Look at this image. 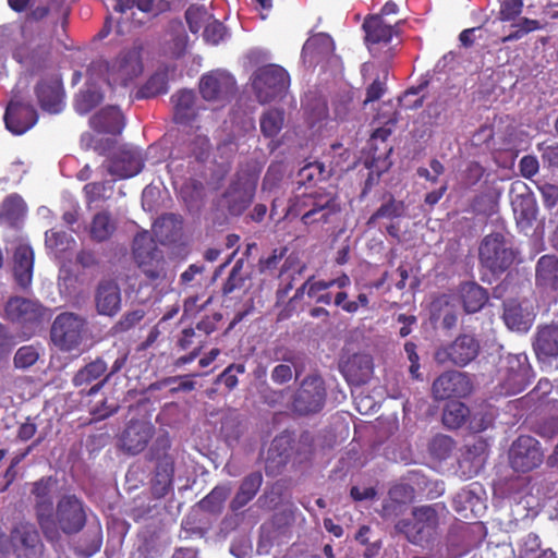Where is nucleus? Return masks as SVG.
Instances as JSON below:
<instances>
[{
	"label": "nucleus",
	"instance_id": "e433bc0d",
	"mask_svg": "<svg viewBox=\"0 0 558 558\" xmlns=\"http://www.w3.org/2000/svg\"><path fill=\"white\" fill-rule=\"evenodd\" d=\"M248 279L250 274L244 271V259L239 258L221 287V295L228 298L234 292L243 290Z\"/></svg>",
	"mask_w": 558,
	"mask_h": 558
},
{
	"label": "nucleus",
	"instance_id": "e2e57ef3",
	"mask_svg": "<svg viewBox=\"0 0 558 558\" xmlns=\"http://www.w3.org/2000/svg\"><path fill=\"white\" fill-rule=\"evenodd\" d=\"M83 192L85 194L86 202L88 204L96 203L100 199L106 198V183L105 182H90L85 184L83 187Z\"/></svg>",
	"mask_w": 558,
	"mask_h": 558
},
{
	"label": "nucleus",
	"instance_id": "4c0bfd02",
	"mask_svg": "<svg viewBox=\"0 0 558 558\" xmlns=\"http://www.w3.org/2000/svg\"><path fill=\"white\" fill-rule=\"evenodd\" d=\"M102 546V529L99 523L90 525L78 541L77 553L89 558L100 550Z\"/></svg>",
	"mask_w": 558,
	"mask_h": 558
},
{
	"label": "nucleus",
	"instance_id": "1a4fd4ad",
	"mask_svg": "<svg viewBox=\"0 0 558 558\" xmlns=\"http://www.w3.org/2000/svg\"><path fill=\"white\" fill-rule=\"evenodd\" d=\"M87 329L85 317L73 312H62L52 322L50 340L59 350L72 352L81 347Z\"/></svg>",
	"mask_w": 558,
	"mask_h": 558
},
{
	"label": "nucleus",
	"instance_id": "680f3d73",
	"mask_svg": "<svg viewBox=\"0 0 558 558\" xmlns=\"http://www.w3.org/2000/svg\"><path fill=\"white\" fill-rule=\"evenodd\" d=\"M134 7H137L143 12H149L153 9V0H116L113 10L124 13Z\"/></svg>",
	"mask_w": 558,
	"mask_h": 558
},
{
	"label": "nucleus",
	"instance_id": "f3484780",
	"mask_svg": "<svg viewBox=\"0 0 558 558\" xmlns=\"http://www.w3.org/2000/svg\"><path fill=\"white\" fill-rule=\"evenodd\" d=\"M106 168L118 179L132 178L143 170L144 158L136 147L124 145L108 159Z\"/></svg>",
	"mask_w": 558,
	"mask_h": 558
},
{
	"label": "nucleus",
	"instance_id": "6e6552de",
	"mask_svg": "<svg viewBox=\"0 0 558 558\" xmlns=\"http://www.w3.org/2000/svg\"><path fill=\"white\" fill-rule=\"evenodd\" d=\"M252 88L260 104H269L282 99L290 86V75L278 64H266L257 68L251 78Z\"/></svg>",
	"mask_w": 558,
	"mask_h": 558
},
{
	"label": "nucleus",
	"instance_id": "de8ad7c7",
	"mask_svg": "<svg viewBox=\"0 0 558 558\" xmlns=\"http://www.w3.org/2000/svg\"><path fill=\"white\" fill-rule=\"evenodd\" d=\"M145 315L146 312L143 308L125 312L110 328L111 333L116 336L129 332L141 324Z\"/></svg>",
	"mask_w": 558,
	"mask_h": 558
},
{
	"label": "nucleus",
	"instance_id": "9d476101",
	"mask_svg": "<svg viewBox=\"0 0 558 558\" xmlns=\"http://www.w3.org/2000/svg\"><path fill=\"white\" fill-rule=\"evenodd\" d=\"M500 369L498 393L513 396L522 392L531 383L532 367L525 354H509Z\"/></svg>",
	"mask_w": 558,
	"mask_h": 558
},
{
	"label": "nucleus",
	"instance_id": "58836bf2",
	"mask_svg": "<svg viewBox=\"0 0 558 558\" xmlns=\"http://www.w3.org/2000/svg\"><path fill=\"white\" fill-rule=\"evenodd\" d=\"M231 492L228 485H217L198 502V507L208 513L219 514Z\"/></svg>",
	"mask_w": 558,
	"mask_h": 558
},
{
	"label": "nucleus",
	"instance_id": "72a5a7b5",
	"mask_svg": "<svg viewBox=\"0 0 558 558\" xmlns=\"http://www.w3.org/2000/svg\"><path fill=\"white\" fill-rule=\"evenodd\" d=\"M365 32V41L369 44H388L393 36V27L384 22L380 15H371L362 25Z\"/></svg>",
	"mask_w": 558,
	"mask_h": 558
},
{
	"label": "nucleus",
	"instance_id": "338daca9",
	"mask_svg": "<svg viewBox=\"0 0 558 558\" xmlns=\"http://www.w3.org/2000/svg\"><path fill=\"white\" fill-rule=\"evenodd\" d=\"M287 252V248H275L271 254L267 257H262L258 260V269L259 272H265L267 270L274 269L277 267L279 262L283 258L284 254Z\"/></svg>",
	"mask_w": 558,
	"mask_h": 558
},
{
	"label": "nucleus",
	"instance_id": "412c9836",
	"mask_svg": "<svg viewBox=\"0 0 558 558\" xmlns=\"http://www.w3.org/2000/svg\"><path fill=\"white\" fill-rule=\"evenodd\" d=\"M121 289L113 279H101L96 286L94 302L101 316L113 317L121 310Z\"/></svg>",
	"mask_w": 558,
	"mask_h": 558
},
{
	"label": "nucleus",
	"instance_id": "a878e982",
	"mask_svg": "<svg viewBox=\"0 0 558 558\" xmlns=\"http://www.w3.org/2000/svg\"><path fill=\"white\" fill-rule=\"evenodd\" d=\"M263 483L264 476L260 471H254L245 475L230 501V510L236 513L247 506L256 497Z\"/></svg>",
	"mask_w": 558,
	"mask_h": 558
},
{
	"label": "nucleus",
	"instance_id": "37998d69",
	"mask_svg": "<svg viewBox=\"0 0 558 558\" xmlns=\"http://www.w3.org/2000/svg\"><path fill=\"white\" fill-rule=\"evenodd\" d=\"M284 122V111L282 109L271 108L260 117V131L265 137L272 138L282 130Z\"/></svg>",
	"mask_w": 558,
	"mask_h": 558
},
{
	"label": "nucleus",
	"instance_id": "69168bd1",
	"mask_svg": "<svg viewBox=\"0 0 558 558\" xmlns=\"http://www.w3.org/2000/svg\"><path fill=\"white\" fill-rule=\"evenodd\" d=\"M543 204L547 209L554 208L558 204V186L551 183H544L538 186Z\"/></svg>",
	"mask_w": 558,
	"mask_h": 558
},
{
	"label": "nucleus",
	"instance_id": "20e7f679",
	"mask_svg": "<svg viewBox=\"0 0 558 558\" xmlns=\"http://www.w3.org/2000/svg\"><path fill=\"white\" fill-rule=\"evenodd\" d=\"M172 442L168 433H162L150 446L147 459L154 463L150 490L155 498L166 497L173 490L175 457L171 451Z\"/></svg>",
	"mask_w": 558,
	"mask_h": 558
},
{
	"label": "nucleus",
	"instance_id": "bb28decb",
	"mask_svg": "<svg viewBox=\"0 0 558 558\" xmlns=\"http://www.w3.org/2000/svg\"><path fill=\"white\" fill-rule=\"evenodd\" d=\"M413 487L408 484L395 485L389 489V497L384 500L379 515L384 520H396L403 515L407 510L405 501L399 498H412Z\"/></svg>",
	"mask_w": 558,
	"mask_h": 558
},
{
	"label": "nucleus",
	"instance_id": "a18cd8bd",
	"mask_svg": "<svg viewBox=\"0 0 558 558\" xmlns=\"http://www.w3.org/2000/svg\"><path fill=\"white\" fill-rule=\"evenodd\" d=\"M405 205L403 201H397L392 195L381 204L380 207L368 218L367 226H373L378 219H395L404 215Z\"/></svg>",
	"mask_w": 558,
	"mask_h": 558
},
{
	"label": "nucleus",
	"instance_id": "2f4dec72",
	"mask_svg": "<svg viewBox=\"0 0 558 558\" xmlns=\"http://www.w3.org/2000/svg\"><path fill=\"white\" fill-rule=\"evenodd\" d=\"M462 306L466 313L481 311L488 301L486 289L476 282H464L459 288Z\"/></svg>",
	"mask_w": 558,
	"mask_h": 558
},
{
	"label": "nucleus",
	"instance_id": "b1692460",
	"mask_svg": "<svg viewBox=\"0 0 558 558\" xmlns=\"http://www.w3.org/2000/svg\"><path fill=\"white\" fill-rule=\"evenodd\" d=\"M373 369V359L365 353L353 354L340 366L343 377L353 386L365 385L371 379Z\"/></svg>",
	"mask_w": 558,
	"mask_h": 558
},
{
	"label": "nucleus",
	"instance_id": "9b49d317",
	"mask_svg": "<svg viewBox=\"0 0 558 558\" xmlns=\"http://www.w3.org/2000/svg\"><path fill=\"white\" fill-rule=\"evenodd\" d=\"M326 397L323 377L317 374L307 375L294 393L293 410L301 415L318 413L325 407Z\"/></svg>",
	"mask_w": 558,
	"mask_h": 558
},
{
	"label": "nucleus",
	"instance_id": "ea45409f",
	"mask_svg": "<svg viewBox=\"0 0 558 558\" xmlns=\"http://www.w3.org/2000/svg\"><path fill=\"white\" fill-rule=\"evenodd\" d=\"M470 409L461 401L448 402L442 411V423L450 429L460 428L469 418Z\"/></svg>",
	"mask_w": 558,
	"mask_h": 558
},
{
	"label": "nucleus",
	"instance_id": "c03bdc74",
	"mask_svg": "<svg viewBox=\"0 0 558 558\" xmlns=\"http://www.w3.org/2000/svg\"><path fill=\"white\" fill-rule=\"evenodd\" d=\"M328 175V171L323 162H308L299 170L296 174V183L304 186L314 185L317 182L326 180Z\"/></svg>",
	"mask_w": 558,
	"mask_h": 558
},
{
	"label": "nucleus",
	"instance_id": "3c124183",
	"mask_svg": "<svg viewBox=\"0 0 558 558\" xmlns=\"http://www.w3.org/2000/svg\"><path fill=\"white\" fill-rule=\"evenodd\" d=\"M39 356V348L37 345H23L15 352L13 363L16 368L26 369L35 365Z\"/></svg>",
	"mask_w": 558,
	"mask_h": 558
},
{
	"label": "nucleus",
	"instance_id": "473e14b6",
	"mask_svg": "<svg viewBox=\"0 0 558 558\" xmlns=\"http://www.w3.org/2000/svg\"><path fill=\"white\" fill-rule=\"evenodd\" d=\"M536 284L558 291V257L543 255L536 263Z\"/></svg>",
	"mask_w": 558,
	"mask_h": 558
},
{
	"label": "nucleus",
	"instance_id": "052dcab7",
	"mask_svg": "<svg viewBox=\"0 0 558 558\" xmlns=\"http://www.w3.org/2000/svg\"><path fill=\"white\" fill-rule=\"evenodd\" d=\"M522 0H504L500 5V20L512 21L522 12Z\"/></svg>",
	"mask_w": 558,
	"mask_h": 558
},
{
	"label": "nucleus",
	"instance_id": "79ce46f5",
	"mask_svg": "<svg viewBox=\"0 0 558 558\" xmlns=\"http://www.w3.org/2000/svg\"><path fill=\"white\" fill-rule=\"evenodd\" d=\"M107 363L101 357H97L90 363L86 364L74 375L72 383L75 387L89 385L92 381L98 379L107 371Z\"/></svg>",
	"mask_w": 558,
	"mask_h": 558
},
{
	"label": "nucleus",
	"instance_id": "dca6fc26",
	"mask_svg": "<svg viewBox=\"0 0 558 558\" xmlns=\"http://www.w3.org/2000/svg\"><path fill=\"white\" fill-rule=\"evenodd\" d=\"M108 83L126 86L129 82L142 74L143 63L137 49L123 50L108 66Z\"/></svg>",
	"mask_w": 558,
	"mask_h": 558
},
{
	"label": "nucleus",
	"instance_id": "864d4df0",
	"mask_svg": "<svg viewBox=\"0 0 558 558\" xmlns=\"http://www.w3.org/2000/svg\"><path fill=\"white\" fill-rule=\"evenodd\" d=\"M453 445L454 441L451 437L447 435H436L429 444L430 454L439 460H445L450 456Z\"/></svg>",
	"mask_w": 558,
	"mask_h": 558
},
{
	"label": "nucleus",
	"instance_id": "a211bd4d",
	"mask_svg": "<svg viewBox=\"0 0 558 558\" xmlns=\"http://www.w3.org/2000/svg\"><path fill=\"white\" fill-rule=\"evenodd\" d=\"M199 93L207 101H227L235 93V80L225 71H211L202 76Z\"/></svg>",
	"mask_w": 558,
	"mask_h": 558
},
{
	"label": "nucleus",
	"instance_id": "cd10ccee",
	"mask_svg": "<svg viewBox=\"0 0 558 558\" xmlns=\"http://www.w3.org/2000/svg\"><path fill=\"white\" fill-rule=\"evenodd\" d=\"M95 130L112 135L120 134L125 125L124 116L118 107L109 106L96 113L92 120Z\"/></svg>",
	"mask_w": 558,
	"mask_h": 558
},
{
	"label": "nucleus",
	"instance_id": "f8f14e48",
	"mask_svg": "<svg viewBox=\"0 0 558 558\" xmlns=\"http://www.w3.org/2000/svg\"><path fill=\"white\" fill-rule=\"evenodd\" d=\"M481 264L493 274L506 271L514 262V252L506 243L501 233L486 235L478 248Z\"/></svg>",
	"mask_w": 558,
	"mask_h": 558
},
{
	"label": "nucleus",
	"instance_id": "a19ab883",
	"mask_svg": "<svg viewBox=\"0 0 558 558\" xmlns=\"http://www.w3.org/2000/svg\"><path fill=\"white\" fill-rule=\"evenodd\" d=\"M168 92V74L166 71L154 73L135 93V99H148Z\"/></svg>",
	"mask_w": 558,
	"mask_h": 558
},
{
	"label": "nucleus",
	"instance_id": "c85d7f7f",
	"mask_svg": "<svg viewBox=\"0 0 558 558\" xmlns=\"http://www.w3.org/2000/svg\"><path fill=\"white\" fill-rule=\"evenodd\" d=\"M171 99L175 123L187 124L196 118V95L193 90H180Z\"/></svg>",
	"mask_w": 558,
	"mask_h": 558
},
{
	"label": "nucleus",
	"instance_id": "393cba45",
	"mask_svg": "<svg viewBox=\"0 0 558 558\" xmlns=\"http://www.w3.org/2000/svg\"><path fill=\"white\" fill-rule=\"evenodd\" d=\"M35 254L28 244H19L12 257V271L16 284L26 289L32 284Z\"/></svg>",
	"mask_w": 558,
	"mask_h": 558
},
{
	"label": "nucleus",
	"instance_id": "423d86ee",
	"mask_svg": "<svg viewBox=\"0 0 558 558\" xmlns=\"http://www.w3.org/2000/svg\"><path fill=\"white\" fill-rule=\"evenodd\" d=\"M132 255L136 267L150 282L167 278L168 265L163 252L148 231L138 232L132 242Z\"/></svg>",
	"mask_w": 558,
	"mask_h": 558
},
{
	"label": "nucleus",
	"instance_id": "f03ea898",
	"mask_svg": "<svg viewBox=\"0 0 558 558\" xmlns=\"http://www.w3.org/2000/svg\"><path fill=\"white\" fill-rule=\"evenodd\" d=\"M446 509L442 502L414 507L410 519H400L395 523L397 533L417 546L432 545L437 536L440 524V512Z\"/></svg>",
	"mask_w": 558,
	"mask_h": 558
},
{
	"label": "nucleus",
	"instance_id": "4be33fe9",
	"mask_svg": "<svg viewBox=\"0 0 558 558\" xmlns=\"http://www.w3.org/2000/svg\"><path fill=\"white\" fill-rule=\"evenodd\" d=\"M7 129L16 135H21L35 125L38 119L36 109L21 101H10L4 113Z\"/></svg>",
	"mask_w": 558,
	"mask_h": 558
},
{
	"label": "nucleus",
	"instance_id": "f704fd0d",
	"mask_svg": "<svg viewBox=\"0 0 558 558\" xmlns=\"http://www.w3.org/2000/svg\"><path fill=\"white\" fill-rule=\"evenodd\" d=\"M533 345L538 356H558V325H546L539 328Z\"/></svg>",
	"mask_w": 558,
	"mask_h": 558
},
{
	"label": "nucleus",
	"instance_id": "aec40b11",
	"mask_svg": "<svg viewBox=\"0 0 558 558\" xmlns=\"http://www.w3.org/2000/svg\"><path fill=\"white\" fill-rule=\"evenodd\" d=\"M40 108L49 113H59L63 108V85L58 74L41 78L35 86Z\"/></svg>",
	"mask_w": 558,
	"mask_h": 558
},
{
	"label": "nucleus",
	"instance_id": "c9c22d12",
	"mask_svg": "<svg viewBox=\"0 0 558 558\" xmlns=\"http://www.w3.org/2000/svg\"><path fill=\"white\" fill-rule=\"evenodd\" d=\"M384 150L387 155H389L392 151V147L385 144ZM390 166L391 161L388 160V156L381 159L380 155H377V147H375L372 162L369 165L371 170L364 182V187L362 190L361 197H365L368 194L372 187L379 182L380 175L385 171H387L390 168Z\"/></svg>",
	"mask_w": 558,
	"mask_h": 558
},
{
	"label": "nucleus",
	"instance_id": "39448f33",
	"mask_svg": "<svg viewBox=\"0 0 558 558\" xmlns=\"http://www.w3.org/2000/svg\"><path fill=\"white\" fill-rule=\"evenodd\" d=\"M45 544L38 529L29 522H19L7 534L0 529V556L43 558Z\"/></svg>",
	"mask_w": 558,
	"mask_h": 558
},
{
	"label": "nucleus",
	"instance_id": "4d7b16f0",
	"mask_svg": "<svg viewBox=\"0 0 558 558\" xmlns=\"http://www.w3.org/2000/svg\"><path fill=\"white\" fill-rule=\"evenodd\" d=\"M2 211L5 216L17 218L25 211V203L17 194H11L2 203Z\"/></svg>",
	"mask_w": 558,
	"mask_h": 558
},
{
	"label": "nucleus",
	"instance_id": "603ef678",
	"mask_svg": "<svg viewBox=\"0 0 558 558\" xmlns=\"http://www.w3.org/2000/svg\"><path fill=\"white\" fill-rule=\"evenodd\" d=\"M102 100V95L98 90L87 89L81 92L75 100L76 111L81 114L88 113L97 107Z\"/></svg>",
	"mask_w": 558,
	"mask_h": 558
},
{
	"label": "nucleus",
	"instance_id": "49530a36",
	"mask_svg": "<svg viewBox=\"0 0 558 558\" xmlns=\"http://www.w3.org/2000/svg\"><path fill=\"white\" fill-rule=\"evenodd\" d=\"M333 50V40L330 36L326 34H317L310 37L302 49V54L304 58L313 57L314 54H326L328 52H332Z\"/></svg>",
	"mask_w": 558,
	"mask_h": 558
},
{
	"label": "nucleus",
	"instance_id": "7ed1b4c3",
	"mask_svg": "<svg viewBox=\"0 0 558 558\" xmlns=\"http://www.w3.org/2000/svg\"><path fill=\"white\" fill-rule=\"evenodd\" d=\"M87 510L84 500L75 494L61 496L50 514L53 531L41 530L45 538L52 543L60 541L61 533L68 536L81 533L87 523Z\"/></svg>",
	"mask_w": 558,
	"mask_h": 558
},
{
	"label": "nucleus",
	"instance_id": "6e6d98bb",
	"mask_svg": "<svg viewBox=\"0 0 558 558\" xmlns=\"http://www.w3.org/2000/svg\"><path fill=\"white\" fill-rule=\"evenodd\" d=\"M289 262L286 260L279 271L278 278L280 279V284L276 291V298L278 301H283L289 292L293 289L294 275L290 274Z\"/></svg>",
	"mask_w": 558,
	"mask_h": 558
},
{
	"label": "nucleus",
	"instance_id": "09e8293b",
	"mask_svg": "<svg viewBox=\"0 0 558 558\" xmlns=\"http://www.w3.org/2000/svg\"><path fill=\"white\" fill-rule=\"evenodd\" d=\"M512 27L513 31L507 36L501 37L500 43L519 40L534 31L544 28V25L538 20L521 17Z\"/></svg>",
	"mask_w": 558,
	"mask_h": 558
},
{
	"label": "nucleus",
	"instance_id": "13d9d810",
	"mask_svg": "<svg viewBox=\"0 0 558 558\" xmlns=\"http://www.w3.org/2000/svg\"><path fill=\"white\" fill-rule=\"evenodd\" d=\"M128 359H129V352L120 353V355L114 360V362L110 368V372L106 375V377L102 380L98 381L93 387H90L87 395L92 396L94 393H97L104 387V385L109 380V378L111 376L119 373L125 366Z\"/></svg>",
	"mask_w": 558,
	"mask_h": 558
},
{
	"label": "nucleus",
	"instance_id": "0eeeda50",
	"mask_svg": "<svg viewBox=\"0 0 558 558\" xmlns=\"http://www.w3.org/2000/svg\"><path fill=\"white\" fill-rule=\"evenodd\" d=\"M7 318L20 326L25 338L35 336L50 319V311L36 300L11 298L4 307Z\"/></svg>",
	"mask_w": 558,
	"mask_h": 558
},
{
	"label": "nucleus",
	"instance_id": "bf43d9fd",
	"mask_svg": "<svg viewBox=\"0 0 558 558\" xmlns=\"http://www.w3.org/2000/svg\"><path fill=\"white\" fill-rule=\"evenodd\" d=\"M226 32V26L221 22L215 20L204 27L203 37L206 43L218 45L223 39Z\"/></svg>",
	"mask_w": 558,
	"mask_h": 558
},
{
	"label": "nucleus",
	"instance_id": "ddd939ff",
	"mask_svg": "<svg viewBox=\"0 0 558 558\" xmlns=\"http://www.w3.org/2000/svg\"><path fill=\"white\" fill-rule=\"evenodd\" d=\"M543 461L544 451L536 438L520 435L512 441L509 449V463L513 471L527 473L541 466Z\"/></svg>",
	"mask_w": 558,
	"mask_h": 558
},
{
	"label": "nucleus",
	"instance_id": "6ab92c4d",
	"mask_svg": "<svg viewBox=\"0 0 558 558\" xmlns=\"http://www.w3.org/2000/svg\"><path fill=\"white\" fill-rule=\"evenodd\" d=\"M52 484L53 481L51 476H44L34 482L31 489V494L35 499L34 510L36 521L40 530H47L48 533L53 531L50 520V514L53 509V501L51 497Z\"/></svg>",
	"mask_w": 558,
	"mask_h": 558
},
{
	"label": "nucleus",
	"instance_id": "8fccbe9b",
	"mask_svg": "<svg viewBox=\"0 0 558 558\" xmlns=\"http://www.w3.org/2000/svg\"><path fill=\"white\" fill-rule=\"evenodd\" d=\"M210 17L211 15L203 5L192 4L185 11V20L189 25V29L193 34H197Z\"/></svg>",
	"mask_w": 558,
	"mask_h": 558
},
{
	"label": "nucleus",
	"instance_id": "c756f323",
	"mask_svg": "<svg viewBox=\"0 0 558 558\" xmlns=\"http://www.w3.org/2000/svg\"><path fill=\"white\" fill-rule=\"evenodd\" d=\"M502 318L509 329L517 331H527L533 322L531 313L517 300H508L504 303Z\"/></svg>",
	"mask_w": 558,
	"mask_h": 558
},
{
	"label": "nucleus",
	"instance_id": "0e129e2a",
	"mask_svg": "<svg viewBox=\"0 0 558 558\" xmlns=\"http://www.w3.org/2000/svg\"><path fill=\"white\" fill-rule=\"evenodd\" d=\"M222 320V314L221 313H213L211 315H207L204 318H202L196 324V329L199 332H203L205 336H209L214 331L218 329L219 323Z\"/></svg>",
	"mask_w": 558,
	"mask_h": 558
},
{
	"label": "nucleus",
	"instance_id": "774afa93",
	"mask_svg": "<svg viewBox=\"0 0 558 558\" xmlns=\"http://www.w3.org/2000/svg\"><path fill=\"white\" fill-rule=\"evenodd\" d=\"M513 210L519 214L520 218L529 219L534 215L532 207V199L529 196H517L515 201L512 202Z\"/></svg>",
	"mask_w": 558,
	"mask_h": 558
},
{
	"label": "nucleus",
	"instance_id": "7c9ffc66",
	"mask_svg": "<svg viewBox=\"0 0 558 558\" xmlns=\"http://www.w3.org/2000/svg\"><path fill=\"white\" fill-rule=\"evenodd\" d=\"M118 228V221L112 214L107 210H100L92 218L89 227V236L93 241L102 243L112 238Z\"/></svg>",
	"mask_w": 558,
	"mask_h": 558
},
{
	"label": "nucleus",
	"instance_id": "5fc2aeb1",
	"mask_svg": "<svg viewBox=\"0 0 558 558\" xmlns=\"http://www.w3.org/2000/svg\"><path fill=\"white\" fill-rule=\"evenodd\" d=\"M244 373L243 363H232L217 377L216 384H223L228 390H232L238 386V375Z\"/></svg>",
	"mask_w": 558,
	"mask_h": 558
},
{
	"label": "nucleus",
	"instance_id": "2eb2a0df",
	"mask_svg": "<svg viewBox=\"0 0 558 558\" xmlns=\"http://www.w3.org/2000/svg\"><path fill=\"white\" fill-rule=\"evenodd\" d=\"M473 391V383L468 373L447 371L433 381L432 396L437 401L450 398H465Z\"/></svg>",
	"mask_w": 558,
	"mask_h": 558
},
{
	"label": "nucleus",
	"instance_id": "5701e85b",
	"mask_svg": "<svg viewBox=\"0 0 558 558\" xmlns=\"http://www.w3.org/2000/svg\"><path fill=\"white\" fill-rule=\"evenodd\" d=\"M155 427L146 422L132 421L128 424L121 436V446L131 454L142 452L153 438Z\"/></svg>",
	"mask_w": 558,
	"mask_h": 558
},
{
	"label": "nucleus",
	"instance_id": "4468645a",
	"mask_svg": "<svg viewBox=\"0 0 558 558\" xmlns=\"http://www.w3.org/2000/svg\"><path fill=\"white\" fill-rule=\"evenodd\" d=\"M481 350L480 340L472 333H461L452 342L439 348L435 352V360L439 364L451 363L464 367L474 361Z\"/></svg>",
	"mask_w": 558,
	"mask_h": 558
},
{
	"label": "nucleus",
	"instance_id": "f257e3e1",
	"mask_svg": "<svg viewBox=\"0 0 558 558\" xmlns=\"http://www.w3.org/2000/svg\"><path fill=\"white\" fill-rule=\"evenodd\" d=\"M342 211L339 196L333 191L318 189L295 198L289 213L300 216L308 230H323L336 225Z\"/></svg>",
	"mask_w": 558,
	"mask_h": 558
}]
</instances>
